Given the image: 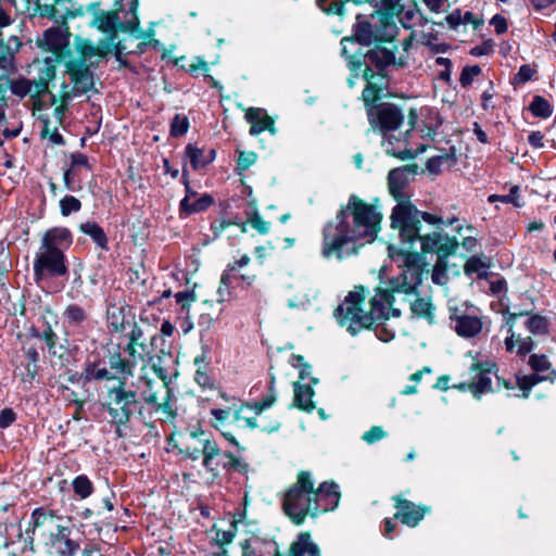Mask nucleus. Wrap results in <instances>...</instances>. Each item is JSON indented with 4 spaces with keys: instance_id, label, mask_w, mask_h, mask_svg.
Masks as SVG:
<instances>
[{
    "instance_id": "1",
    "label": "nucleus",
    "mask_w": 556,
    "mask_h": 556,
    "mask_svg": "<svg viewBox=\"0 0 556 556\" xmlns=\"http://www.w3.org/2000/svg\"><path fill=\"white\" fill-rule=\"evenodd\" d=\"M381 222L382 213L376 205L351 194L336 218L323 229V256L343 260L357 254L363 245L376 240Z\"/></svg>"
},
{
    "instance_id": "2",
    "label": "nucleus",
    "mask_w": 556,
    "mask_h": 556,
    "mask_svg": "<svg viewBox=\"0 0 556 556\" xmlns=\"http://www.w3.org/2000/svg\"><path fill=\"white\" fill-rule=\"evenodd\" d=\"M339 501L337 483L323 482L315 490L311 473L302 471L296 482L286 492L282 508L295 525H302L307 516L315 517L320 513L333 510Z\"/></svg>"
},
{
    "instance_id": "3",
    "label": "nucleus",
    "mask_w": 556,
    "mask_h": 556,
    "mask_svg": "<svg viewBox=\"0 0 556 556\" xmlns=\"http://www.w3.org/2000/svg\"><path fill=\"white\" fill-rule=\"evenodd\" d=\"M29 530L51 556H76L80 551L78 541L72 538L73 523L70 517L47 506L35 508L30 514Z\"/></svg>"
},
{
    "instance_id": "4",
    "label": "nucleus",
    "mask_w": 556,
    "mask_h": 556,
    "mask_svg": "<svg viewBox=\"0 0 556 556\" xmlns=\"http://www.w3.org/2000/svg\"><path fill=\"white\" fill-rule=\"evenodd\" d=\"M392 294L387 290L378 288L376 294L371 298L370 312L366 313L362 308L365 300V289L357 287L349 292L342 304L334 311V317L342 327H346L352 336H356L362 329L369 327L372 321L400 317L401 309L392 307Z\"/></svg>"
},
{
    "instance_id": "5",
    "label": "nucleus",
    "mask_w": 556,
    "mask_h": 556,
    "mask_svg": "<svg viewBox=\"0 0 556 556\" xmlns=\"http://www.w3.org/2000/svg\"><path fill=\"white\" fill-rule=\"evenodd\" d=\"M400 262L401 274L390 280L389 294L393 295L392 304L396 301V295H402V301L408 303L412 314L416 317L431 319L433 317V306L429 299L420 298L417 291L421 285L425 260L418 252L404 253Z\"/></svg>"
},
{
    "instance_id": "6",
    "label": "nucleus",
    "mask_w": 556,
    "mask_h": 556,
    "mask_svg": "<svg viewBox=\"0 0 556 556\" xmlns=\"http://www.w3.org/2000/svg\"><path fill=\"white\" fill-rule=\"evenodd\" d=\"M367 116L372 130H379L382 134V147L388 155L400 160H410L426 151V146L421 144L417 150L407 148V136H394L390 134L396 130L404 122L402 110L392 103H380L367 109Z\"/></svg>"
},
{
    "instance_id": "7",
    "label": "nucleus",
    "mask_w": 556,
    "mask_h": 556,
    "mask_svg": "<svg viewBox=\"0 0 556 556\" xmlns=\"http://www.w3.org/2000/svg\"><path fill=\"white\" fill-rule=\"evenodd\" d=\"M187 459H202L203 468L217 478L222 472H242L247 464L230 452L222 451L217 442L202 430L190 433V442L181 451Z\"/></svg>"
},
{
    "instance_id": "8",
    "label": "nucleus",
    "mask_w": 556,
    "mask_h": 556,
    "mask_svg": "<svg viewBox=\"0 0 556 556\" xmlns=\"http://www.w3.org/2000/svg\"><path fill=\"white\" fill-rule=\"evenodd\" d=\"M391 227L399 231L403 248L399 251L397 256L394 255L393 248L390 247V256L392 258L403 260L404 253L412 252L418 232H420L421 220L430 225H443L444 220L441 216L421 212L410 201H402L397 203L391 213Z\"/></svg>"
},
{
    "instance_id": "9",
    "label": "nucleus",
    "mask_w": 556,
    "mask_h": 556,
    "mask_svg": "<svg viewBox=\"0 0 556 556\" xmlns=\"http://www.w3.org/2000/svg\"><path fill=\"white\" fill-rule=\"evenodd\" d=\"M138 0H116L112 12H101L94 16L92 25L108 35L104 41L113 46L117 29L122 31L134 30L139 24L137 15Z\"/></svg>"
},
{
    "instance_id": "10",
    "label": "nucleus",
    "mask_w": 556,
    "mask_h": 556,
    "mask_svg": "<svg viewBox=\"0 0 556 556\" xmlns=\"http://www.w3.org/2000/svg\"><path fill=\"white\" fill-rule=\"evenodd\" d=\"M138 405L137 392L126 390V382L119 381L118 386L108 390L103 407L108 412L112 424L118 429L130 420Z\"/></svg>"
},
{
    "instance_id": "11",
    "label": "nucleus",
    "mask_w": 556,
    "mask_h": 556,
    "mask_svg": "<svg viewBox=\"0 0 556 556\" xmlns=\"http://www.w3.org/2000/svg\"><path fill=\"white\" fill-rule=\"evenodd\" d=\"M528 364L534 372L517 376L518 389L522 393L516 394V396L523 399L529 397L531 389L538 383L542 381L553 382L556 379V371L552 368V364L545 355L532 354Z\"/></svg>"
},
{
    "instance_id": "12",
    "label": "nucleus",
    "mask_w": 556,
    "mask_h": 556,
    "mask_svg": "<svg viewBox=\"0 0 556 556\" xmlns=\"http://www.w3.org/2000/svg\"><path fill=\"white\" fill-rule=\"evenodd\" d=\"M127 340L124 353L132 361V364L138 365L140 362L152 357L161 337L155 333L146 338L143 330L135 324L127 333Z\"/></svg>"
},
{
    "instance_id": "13",
    "label": "nucleus",
    "mask_w": 556,
    "mask_h": 556,
    "mask_svg": "<svg viewBox=\"0 0 556 556\" xmlns=\"http://www.w3.org/2000/svg\"><path fill=\"white\" fill-rule=\"evenodd\" d=\"M67 273L65 255L61 251L40 247L34 260V274L37 280L45 277H59Z\"/></svg>"
},
{
    "instance_id": "14",
    "label": "nucleus",
    "mask_w": 556,
    "mask_h": 556,
    "mask_svg": "<svg viewBox=\"0 0 556 556\" xmlns=\"http://www.w3.org/2000/svg\"><path fill=\"white\" fill-rule=\"evenodd\" d=\"M13 20L11 16L0 8V78L5 77L13 68L14 53L17 52L22 42L16 34L7 36L3 28L12 25Z\"/></svg>"
},
{
    "instance_id": "15",
    "label": "nucleus",
    "mask_w": 556,
    "mask_h": 556,
    "mask_svg": "<svg viewBox=\"0 0 556 556\" xmlns=\"http://www.w3.org/2000/svg\"><path fill=\"white\" fill-rule=\"evenodd\" d=\"M374 41H378L376 36V27L375 24H370L368 22H362L358 23L355 31H354V39L344 38L342 43V55L348 61L349 67L352 72H357L361 70L362 61L359 58H356V55L351 54L349 50L350 46H356L357 43L369 46Z\"/></svg>"
},
{
    "instance_id": "16",
    "label": "nucleus",
    "mask_w": 556,
    "mask_h": 556,
    "mask_svg": "<svg viewBox=\"0 0 556 556\" xmlns=\"http://www.w3.org/2000/svg\"><path fill=\"white\" fill-rule=\"evenodd\" d=\"M416 241L420 242V248L424 253H437L438 257L450 256L454 254L458 248L456 238L440 231L425 236L418 232Z\"/></svg>"
},
{
    "instance_id": "17",
    "label": "nucleus",
    "mask_w": 556,
    "mask_h": 556,
    "mask_svg": "<svg viewBox=\"0 0 556 556\" xmlns=\"http://www.w3.org/2000/svg\"><path fill=\"white\" fill-rule=\"evenodd\" d=\"M71 33L65 24L51 27L43 33L41 39H38L40 48L52 52L56 58H63L65 49L70 45Z\"/></svg>"
},
{
    "instance_id": "18",
    "label": "nucleus",
    "mask_w": 556,
    "mask_h": 556,
    "mask_svg": "<svg viewBox=\"0 0 556 556\" xmlns=\"http://www.w3.org/2000/svg\"><path fill=\"white\" fill-rule=\"evenodd\" d=\"M75 96L84 94L93 89V74L88 64L77 60H68L65 63Z\"/></svg>"
},
{
    "instance_id": "19",
    "label": "nucleus",
    "mask_w": 556,
    "mask_h": 556,
    "mask_svg": "<svg viewBox=\"0 0 556 556\" xmlns=\"http://www.w3.org/2000/svg\"><path fill=\"white\" fill-rule=\"evenodd\" d=\"M417 174V165H404L393 168L388 175L389 191L397 203L409 201L405 193V188L410 179Z\"/></svg>"
},
{
    "instance_id": "20",
    "label": "nucleus",
    "mask_w": 556,
    "mask_h": 556,
    "mask_svg": "<svg viewBox=\"0 0 556 556\" xmlns=\"http://www.w3.org/2000/svg\"><path fill=\"white\" fill-rule=\"evenodd\" d=\"M453 329L462 338H473L478 336L483 328L481 317L476 314L458 312L455 309L450 316Z\"/></svg>"
},
{
    "instance_id": "21",
    "label": "nucleus",
    "mask_w": 556,
    "mask_h": 556,
    "mask_svg": "<svg viewBox=\"0 0 556 556\" xmlns=\"http://www.w3.org/2000/svg\"><path fill=\"white\" fill-rule=\"evenodd\" d=\"M36 12L56 24H65L68 17L76 16V13L70 10L66 0H36Z\"/></svg>"
},
{
    "instance_id": "22",
    "label": "nucleus",
    "mask_w": 556,
    "mask_h": 556,
    "mask_svg": "<svg viewBox=\"0 0 556 556\" xmlns=\"http://www.w3.org/2000/svg\"><path fill=\"white\" fill-rule=\"evenodd\" d=\"M394 500L396 502V513L394 517L408 527H416L424 519L426 514L430 511V507L428 506L416 505L408 500L400 497Z\"/></svg>"
},
{
    "instance_id": "23",
    "label": "nucleus",
    "mask_w": 556,
    "mask_h": 556,
    "mask_svg": "<svg viewBox=\"0 0 556 556\" xmlns=\"http://www.w3.org/2000/svg\"><path fill=\"white\" fill-rule=\"evenodd\" d=\"M471 370L475 371V377L470 383H462L458 388L463 391H469L477 400L481 399L483 394L494 392L492 388V370L482 368L479 364H473Z\"/></svg>"
},
{
    "instance_id": "24",
    "label": "nucleus",
    "mask_w": 556,
    "mask_h": 556,
    "mask_svg": "<svg viewBox=\"0 0 556 556\" xmlns=\"http://www.w3.org/2000/svg\"><path fill=\"white\" fill-rule=\"evenodd\" d=\"M75 48L79 54V58L76 60L84 62L85 64L89 62V66L96 64L92 60L93 58H102L112 50L111 42L101 40L99 46L96 47L89 40L80 37L75 39Z\"/></svg>"
},
{
    "instance_id": "25",
    "label": "nucleus",
    "mask_w": 556,
    "mask_h": 556,
    "mask_svg": "<svg viewBox=\"0 0 556 556\" xmlns=\"http://www.w3.org/2000/svg\"><path fill=\"white\" fill-rule=\"evenodd\" d=\"M356 58H364L366 68L364 71L372 70L375 66L377 72L375 74H382V72L395 62V53L392 50L376 47L367 53H359Z\"/></svg>"
},
{
    "instance_id": "26",
    "label": "nucleus",
    "mask_w": 556,
    "mask_h": 556,
    "mask_svg": "<svg viewBox=\"0 0 556 556\" xmlns=\"http://www.w3.org/2000/svg\"><path fill=\"white\" fill-rule=\"evenodd\" d=\"M146 389L142 390L141 396L143 401L152 406L155 412L162 410L164 415L169 418L174 416L173 407L170 404V397L164 396V401L160 402V384H155L152 380L144 379Z\"/></svg>"
},
{
    "instance_id": "27",
    "label": "nucleus",
    "mask_w": 556,
    "mask_h": 556,
    "mask_svg": "<svg viewBox=\"0 0 556 556\" xmlns=\"http://www.w3.org/2000/svg\"><path fill=\"white\" fill-rule=\"evenodd\" d=\"M364 79L367 81L362 98L366 108L376 106L374 103L378 100L380 92L386 86V78L382 74H375L374 70L364 71Z\"/></svg>"
},
{
    "instance_id": "28",
    "label": "nucleus",
    "mask_w": 556,
    "mask_h": 556,
    "mask_svg": "<svg viewBox=\"0 0 556 556\" xmlns=\"http://www.w3.org/2000/svg\"><path fill=\"white\" fill-rule=\"evenodd\" d=\"M245 119L251 124L249 131L251 136H258L264 130H268L271 135L276 134L274 119L264 109L250 108L245 113Z\"/></svg>"
},
{
    "instance_id": "29",
    "label": "nucleus",
    "mask_w": 556,
    "mask_h": 556,
    "mask_svg": "<svg viewBox=\"0 0 556 556\" xmlns=\"http://www.w3.org/2000/svg\"><path fill=\"white\" fill-rule=\"evenodd\" d=\"M10 90L14 96L24 98L26 96L40 97L48 90V83L43 79L29 80L17 78L10 81Z\"/></svg>"
},
{
    "instance_id": "30",
    "label": "nucleus",
    "mask_w": 556,
    "mask_h": 556,
    "mask_svg": "<svg viewBox=\"0 0 556 556\" xmlns=\"http://www.w3.org/2000/svg\"><path fill=\"white\" fill-rule=\"evenodd\" d=\"M72 244V235L66 228H53L48 230L41 240V245L64 253Z\"/></svg>"
},
{
    "instance_id": "31",
    "label": "nucleus",
    "mask_w": 556,
    "mask_h": 556,
    "mask_svg": "<svg viewBox=\"0 0 556 556\" xmlns=\"http://www.w3.org/2000/svg\"><path fill=\"white\" fill-rule=\"evenodd\" d=\"M294 400L293 405L302 410L311 413L315 409L313 396L315 394L311 384L294 382L293 383Z\"/></svg>"
},
{
    "instance_id": "32",
    "label": "nucleus",
    "mask_w": 556,
    "mask_h": 556,
    "mask_svg": "<svg viewBox=\"0 0 556 556\" xmlns=\"http://www.w3.org/2000/svg\"><path fill=\"white\" fill-rule=\"evenodd\" d=\"M290 556H320L318 546L312 541L311 534L302 532L291 544Z\"/></svg>"
},
{
    "instance_id": "33",
    "label": "nucleus",
    "mask_w": 556,
    "mask_h": 556,
    "mask_svg": "<svg viewBox=\"0 0 556 556\" xmlns=\"http://www.w3.org/2000/svg\"><path fill=\"white\" fill-rule=\"evenodd\" d=\"M378 41H392L399 33V27L393 16L381 14L375 24Z\"/></svg>"
},
{
    "instance_id": "34",
    "label": "nucleus",
    "mask_w": 556,
    "mask_h": 556,
    "mask_svg": "<svg viewBox=\"0 0 556 556\" xmlns=\"http://www.w3.org/2000/svg\"><path fill=\"white\" fill-rule=\"evenodd\" d=\"M85 381L112 380L115 377L106 369L101 362L87 361L81 374Z\"/></svg>"
},
{
    "instance_id": "35",
    "label": "nucleus",
    "mask_w": 556,
    "mask_h": 556,
    "mask_svg": "<svg viewBox=\"0 0 556 556\" xmlns=\"http://www.w3.org/2000/svg\"><path fill=\"white\" fill-rule=\"evenodd\" d=\"M109 365L112 370L119 375V381L127 380L128 377L132 376V369L137 366L132 364V361L128 357L123 358L119 353H114L109 358Z\"/></svg>"
},
{
    "instance_id": "36",
    "label": "nucleus",
    "mask_w": 556,
    "mask_h": 556,
    "mask_svg": "<svg viewBox=\"0 0 556 556\" xmlns=\"http://www.w3.org/2000/svg\"><path fill=\"white\" fill-rule=\"evenodd\" d=\"M214 200L212 195L207 193L201 194L194 201L188 202V199H182L179 204L180 212L186 215H191L195 213H200L208 208L213 204Z\"/></svg>"
},
{
    "instance_id": "37",
    "label": "nucleus",
    "mask_w": 556,
    "mask_h": 556,
    "mask_svg": "<svg viewBox=\"0 0 556 556\" xmlns=\"http://www.w3.org/2000/svg\"><path fill=\"white\" fill-rule=\"evenodd\" d=\"M80 230L89 236L99 248L108 250V237L103 229L94 222H86L80 225Z\"/></svg>"
},
{
    "instance_id": "38",
    "label": "nucleus",
    "mask_w": 556,
    "mask_h": 556,
    "mask_svg": "<svg viewBox=\"0 0 556 556\" xmlns=\"http://www.w3.org/2000/svg\"><path fill=\"white\" fill-rule=\"evenodd\" d=\"M64 320L72 327L83 326L87 318V312L78 304H70L63 312Z\"/></svg>"
},
{
    "instance_id": "39",
    "label": "nucleus",
    "mask_w": 556,
    "mask_h": 556,
    "mask_svg": "<svg viewBox=\"0 0 556 556\" xmlns=\"http://www.w3.org/2000/svg\"><path fill=\"white\" fill-rule=\"evenodd\" d=\"M185 156L189 160L193 170L204 168L207 164L205 151L195 147L192 143H188L185 148Z\"/></svg>"
},
{
    "instance_id": "40",
    "label": "nucleus",
    "mask_w": 556,
    "mask_h": 556,
    "mask_svg": "<svg viewBox=\"0 0 556 556\" xmlns=\"http://www.w3.org/2000/svg\"><path fill=\"white\" fill-rule=\"evenodd\" d=\"M529 110L533 116L546 119L553 114V106L542 96H534L529 105Z\"/></svg>"
},
{
    "instance_id": "41",
    "label": "nucleus",
    "mask_w": 556,
    "mask_h": 556,
    "mask_svg": "<svg viewBox=\"0 0 556 556\" xmlns=\"http://www.w3.org/2000/svg\"><path fill=\"white\" fill-rule=\"evenodd\" d=\"M236 277V266H227L220 277V283L217 289L218 301L224 302L230 295V286L232 278Z\"/></svg>"
},
{
    "instance_id": "42",
    "label": "nucleus",
    "mask_w": 556,
    "mask_h": 556,
    "mask_svg": "<svg viewBox=\"0 0 556 556\" xmlns=\"http://www.w3.org/2000/svg\"><path fill=\"white\" fill-rule=\"evenodd\" d=\"M73 491L80 500L89 497L93 492V484L86 475L77 476L72 482Z\"/></svg>"
},
{
    "instance_id": "43",
    "label": "nucleus",
    "mask_w": 556,
    "mask_h": 556,
    "mask_svg": "<svg viewBox=\"0 0 556 556\" xmlns=\"http://www.w3.org/2000/svg\"><path fill=\"white\" fill-rule=\"evenodd\" d=\"M447 257L448 256L438 257L435 264L433 265L431 279H432V282L435 285L443 286L448 280Z\"/></svg>"
},
{
    "instance_id": "44",
    "label": "nucleus",
    "mask_w": 556,
    "mask_h": 556,
    "mask_svg": "<svg viewBox=\"0 0 556 556\" xmlns=\"http://www.w3.org/2000/svg\"><path fill=\"white\" fill-rule=\"evenodd\" d=\"M488 267V263L484 262L481 257L471 256L467 260L464 269L466 275L477 274L479 278H484L486 277Z\"/></svg>"
},
{
    "instance_id": "45",
    "label": "nucleus",
    "mask_w": 556,
    "mask_h": 556,
    "mask_svg": "<svg viewBox=\"0 0 556 556\" xmlns=\"http://www.w3.org/2000/svg\"><path fill=\"white\" fill-rule=\"evenodd\" d=\"M252 404L233 405V419L238 422H243L247 428L255 429L258 427L255 416H247V409H251Z\"/></svg>"
},
{
    "instance_id": "46",
    "label": "nucleus",
    "mask_w": 556,
    "mask_h": 556,
    "mask_svg": "<svg viewBox=\"0 0 556 556\" xmlns=\"http://www.w3.org/2000/svg\"><path fill=\"white\" fill-rule=\"evenodd\" d=\"M519 199H520L519 187L513 186L510 188L508 194H503V195L491 194V195H489L488 201L490 203H495V202L510 203V204L515 205L516 207H520L521 203H520Z\"/></svg>"
},
{
    "instance_id": "47",
    "label": "nucleus",
    "mask_w": 556,
    "mask_h": 556,
    "mask_svg": "<svg viewBox=\"0 0 556 556\" xmlns=\"http://www.w3.org/2000/svg\"><path fill=\"white\" fill-rule=\"evenodd\" d=\"M536 71L529 64H523L519 67L518 72L514 75L511 84L517 87L521 86L533 79Z\"/></svg>"
},
{
    "instance_id": "48",
    "label": "nucleus",
    "mask_w": 556,
    "mask_h": 556,
    "mask_svg": "<svg viewBox=\"0 0 556 556\" xmlns=\"http://www.w3.org/2000/svg\"><path fill=\"white\" fill-rule=\"evenodd\" d=\"M189 129V119L185 115L176 114L170 123V136L181 137Z\"/></svg>"
},
{
    "instance_id": "49",
    "label": "nucleus",
    "mask_w": 556,
    "mask_h": 556,
    "mask_svg": "<svg viewBox=\"0 0 556 556\" xmlns=\"http://www.w3.org/2000/svg\"><path fill=\"white\" fill-rule=\"evenodd\" d=\"M418 14H419V11H418L417 7L414 4L406 9L402 8L401 11L397 13V16H399V21L402 24V26L404 28L409 29L413 27L414 20L416 18V16Z\"/></svg>"
},
{
    "instance_id": "50",
    "label": "nucleus",
    "mask_w": 556,
    "mask_h": 556,
    "mask_svg": "<svg viewBox=\"0 0 556 556\" xmlns=\"http://www.w3.org/2000/svg\"><path fill=\"white\" fill-rule=\"evenodd\" d=\"M527 329L533 334H543L547 332V321L539 315L531 316L526 323Z\"/></svg>"
},
{
    "instance_id": "51",
    "label": "nucleus",
    "mask_w": 556,
    "mask_h": 556,
    "mask_svg": "<svg viewBox=\"0 0 556 556\" xmlns=\"http://www.w3.org/2000/svg\"><path fill=\"white\" fill-rule=\"evenodd\" d=\"M80 207V201L73 195H65L60 201V210L63 216H68L72 213L78 212Z\"/></svg>"
},
{
    "instance_id": "52",
    "label": "nucleus",
    "mask_w": 556,
    "mask_h": 556,
    "mask_svg": "<svg viewBox=\"0 0 556 556\" xmlns=\"http://www.w3.org/2000/svg\"><path fill=\"white\" fill-rule=\"evenodd\" d=\"M481 74V67L479 65H467L462 70L459 83L462 87H469L473 79Z\"/></svg>"
},
{
    "instance_id": "53",
    "label": "nucleus",
    "mask_w": 556,
    "mask_h": 556,
    "mask_svg": "<svg viewBox=\"0 0 556 556\" xmlns=\"http://www.w3.org/2000/svg\"><path fill=\"white\" fill-rule=\"evenodd\" d=\"M211 415L214 418L213 426L217 429L220 426H225L228 422L230 416H233V405L228 407L227 409L223 408H213L211 409Z\"/></svg>"
},
{
    "instance_id": "54",
    "label": "nucleus",
    "mask_w": 556,
    "mask_h": 556,
    "mask_svg": "<svg viewBox=\"0 0 556 556\" xmlns=\"http://www.w3.org/2000/svg\"><path fill=\"white\" fill-rule=\"evenodd\" d=\"M317 4L327 14L341 15L343 13L342 0H317Z\"/></svg>"
},
{
    "instance_id": "55",
    "label": "nucleus",
    "mask_w": 556,
    "mask_h": 556,
    "mask_svg": "<svg viewBox=\"0 0 556 556\" xmlns=\"http://www.w3.org/2000/svg\"><path fill=\"white\" fill-rule=\"evenodd\" d=\"M388 433L380 426H372L368 431L364 432L362 435L363 441L367 444H374L384 438H387Z\"/></svg>"
},
{
    "instance_id": "56",
    "label": "nucleus",
    "mask_w": 556,
    "mask_h": 556,
    "mask_svg": "<svg viewBox=\"0 0 556 556\" xmlns=\"http://www.w3.org/2000/svg\"><path fill=\"white\" fill-rule=\"evenodd\" d=\"M276 402V392H269L261 402H255L251 405V410L255 416L261 415L265 409L271 407Z\"/></svg>"
},
{
    "instance_id": "57",
    "label": "nucleus",
    "mask_w": 556,
    "mask_h": 556,
    "mask_svg": "<svg viewBox=\"0 0 556 556\" xmlns=\"http://www.w3.org/2000/svg\"><path fill=\"white\" fill-rule=\"evenodd\" d=\"M152 370L155 372V375L162 380L161 390L164 391L165 395L167 397H172V392L168 389V383L170 381V377L165 368L160 366L159 364L152 365Z\"/></svg>"
},
{
    "instance_id": "58",
    "label": "nucleus",
    "mask_w": 556,
    "mask_h": 556,
    "mask_svg": "<svg viewBox=\"0 0 556 556\" xmlns=\"http://www.w3.org/2000/svg\"><path fill=\"white\" fill-rule=\"evenodd\" d=\"M33 334L36 338L42 340L47 344L49 350H52L54 348L58 340V336L50 326H48L47 329H45L42 332L34 331Z\"/></svg>"
},
{
    "instance_id": "59",
    "label": "nucleus",
    "mask_w": 556,
    "mask_h": 556,
    "mask_svg": "<svg viewBox=\"0 0 556 556\" xmlns=\"http://www.w3.org/2000/svg\"><path fill=\"white\" fill-rule=\"evenodd\" d=\"M289 363L293 367L301 368L300 369V379L304 380L306 377H308L311 375V366L304 363L303 356L292 354Z\"/></svg>"
},
{
    "instance_id": "60",
    "label": "nucleus",
    "mask_w": 556,
    "mask_h": 556,
    "mask_svg": "<svg viewBox=\"0 0 556 556\" xmlns=\"http://www.w3.org/2000/svg\"><path fill=\"white\" fill-rule=\"evenodd\" d=\"M256 154L254 152H240L237 161L238 168L240 170H247L256 162Z\"/></svg>"
},
{
    "instance_id": "61",
    "label": "nucleus",
    "mask_w": 556,
    "mask_h": 556,
    "mask_svg": "<svg viewBox=\"0 0 556 556\" xmlns=\"http://www.w3.org/2000/svg\"><path fill=\"white\" fill-rule=\"evenodd\" d=\"M194 380L202 388L213 387V379L207 374L206 368L199 367L194 374Z\"/></svg>"
},
{
    "instance_id": "62",
    "label": "nucleus",
    "mask_w": 556,
    "mask_h": 556,
    "mask_svg": "<svg viewBox=\"0 0 556 556\" xmlns=\"http://www.w3.org/2000/svg\"><path fill=\"white\" fill-rule=\"evenodd\" d=\"M250 224L254 229H256L262 235H266L270 229V224L264 220L258 214H254L250 218Z\"/></svg>"
},
{
    "instance_id": "63",
    "label": "nucleus",
    "mask_w": 556,
    "mask_h": 556,
    "mask_svg": "<svg viewBox=\"0 0 556 556\" xmlns=\"http://www.w3.org/2000/svg\"><path fill=\"white\" fill-rule=\"evenodd\" d=\"M16 419V414L12 408H3L0 412V428L5 429L10 427Z\"/></svg>"
},
{
    "instance_id": "64",
    "label": "nucleus",
    "mask_w": 556,
    "mask_h": 556,
    "mask_svg": "<svg viewBox=\"0 0 556 556\" xmlns=\"http://www.w3.org/2000/svg\"><path fill=\"white\" fill-rule=\"evenodd\" d=\"M490 24L494 27L496 34L502 35L507 31L508 25L506 18L501 14H495Z\"/></svg>"
}]
</instances>
